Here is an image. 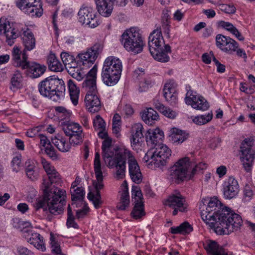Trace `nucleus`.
Listing matches in <instances>:
<instances>
[{"label":"nucleus","mask_w":255,"mask_h":255,"mask_svg":"<svg viewBox=\"0 0 255 255\" xmlns=\"http://www.w3.org/2000/svg\"><path fill=\"white\" fill-rule=\"evenodd\" d=\"M67 85L71 100L72 103L76 106L78 102L80 90L76 84L72 80H69Z\"/></svg>","instance_id":"f704fd0d"},{"label":"nucleus","mask_w":255,"mask_h":255,"mask_svg":"<svg viewBox=\"0 0 255 255\" xmlns=\"http://www.w3.org/2000/svg\"><path fill=\"white\" fill-rule=\"evenodd\" d=\"M97 67L96 65L87 73V77L82 84L83 88L87 91V94L97 92L96 79Z\"/></svg>","instance_id":"412c9836"},{"label":"nucleus","mask_w":255,"mask_h":255,"mask_svg":"<svg viewBox=\"0 0 255 255\" xmlns=\"http://www.w3.org/2000/svg\"><path fill=\"white\" fill-rule=\"evenodd\" d=\"M170 230V232L173 234H187L193 231V228L189 223L185 222L179 226L171 227Z\"/></svg>","instance_id":"a19ab883"},{"label":"nucleus","mask_w":255,"mask_h":255,"mask_svg":"<svg viewBox=\"0 0 255 255\" xmlns=\"http://www.w3.org/2000/svg\"><path fill=\"white\" fill-rule=\"evenodd\" d=\"M45 151L46 154L52 159H56L57 158V155L54 147L51 144H49L45 148Z\"/></svg>","instance_id":"052dcab7"},{"label":"nucleus","mask_w":255,"mask_h":255,"mask_svg":"<svg viewBox=\"0 0 255 255\" xmlns=\"http://www.w3.org/2000/svg\"><path fill=\"white\" fill-rule=\"evenodd\" d=\"M141 118L146 124L152 125L158 119V115L153 109L148 108L143 113Z\"/></svg>","instance_id":"58836bf2"},{"label":"nucleus","mask_w":255,"mask_h":255,"mask_svg":"<svg viewBox=\"0 0 255 255\" xmlns=\"http://www.w3.org/2000/svg\"><path fill=\"white\" fill-rule=\"evenodd\" d=\"M161 113L165 116L170 119H174L176 116V112L167 107H165Z\"/></svg>","instance_id":"0e129e2a"},{"label":"nucleus","mask_w":255,"mask_h":255,"mask_svg":"<svg viewBox=\"0 0 255 255\" xmlns=\"http://www.w3.org/2000/svg\"><path fill=\"white\" fill-rule=\"evenodd\" d=\"M51 141L53 144L62 152H67L69 151L71 146V143L68 142L66 138L60 134H57L54 137L51 138Z\"/></svg>","instance_id":"2f4dec72"},{"label":"nucleus","mask_w":255,"mask_h":255,"mask_svg":"<svg viewBox=\"0 0 255 255\" xmlns=\"http://www.w3.org/2000/svg\"><path fill=\"white\" fill-rule=\"evenodd\" d=\"M143 126L140 123L135 124L132 127V138L131 139V146L135 145L139 142V139L143 138Z\"/></svg>","instance_id":"72a5a7b5"},{"label":"nucleus","mask_w":255,"mask_h":255,"mask_svg":"<svg viewBox=\"0 0 255 255\" xmlns=\"http://www.w3.org/2000/svg\"><path fill=\"white\" fill-rule=\"evenodd\" d=\"M60 56L63 62V63L66 67L68 65H69L72 62L74 61L75 59L74 56L70 55L68 52H62L61 53Z\"/></svg>","instance_id":"4d7b16f0"},{"label":"nucleus","mask_w":255,"mask_h":255,"mask_svg":"<svg viewBox=\"0 0 255 255\" xmlns=\"http://www.w3.org/2000/svg\"><path fill=\"white\" fill-rule=\"evenodd\" d=\"M66 135L69 136V142L71 144L77 145L81 143L83 141L84 135L82 131L76 130L74 131H70L69 134H65Z\"/></svg>","instance_id":"c03bdc74"},{"label":"nucleus","mask_w":255,"mask_h":255,"mask_svg":"<svg viewBox=\"0 0 255 255\" xmlns=\"http://www.w3.org/2000/svg\"><path fill=\"white\" fill-rule=\"evenodd\" d=\"M131 198L133 203L143 202L141 191L138 186H132L131 190Z\"/></svg>","instance_id":"49530a36"},{"label":"nucleus","mask_w":255,"mask_h":255,"mask_svg":"<svg viewBox=\"0 0 255 255\" xmlns=\"http://www.w3.org/2000/svg\"><path fill=\"white\" fill-rule=\"evenodd\" d=\"M168 134L169 140L173 143L177 144L182 143L188 137V134L184 131L175 128H171Z\"/></svg>","instance_id":"c756f323"},{"label":"nucleus","mask_w":255,"mask_h":255,"mask_svg":"<svg viewBox=\"0 0 255 255\" xmlns=\"http://www.w3.org/2000/svg\"><path fill=\"white\" fill-rule=\"evenodd\" d=\"M171 150L165 144H159L152 147L145 154L143 159L148 164L154 168L162 169L166 165L167 160L171 156Z\"/></svg>","instance_id":"0eeeda50"},{"label":"nucleus","mask_w":255,"mask_h":255,"mask_svg":"<svg viewBox=\"0 0 255 255\" xmlns=\"http://www.w3.org/2000/svg\"><path fill=\"white\" fill-rule=\"evenodd\" d=\"M222 206L221 203L217 198H211L206 210L201 212L202 219L208 225L210 222L214 221V218L216 217V215L219 214V211L222 210Z\"/></svg>","instance_id":"f3484780"},{"label":"nucleus","mask_w":255,"mask_h":255,"mask_svg":"<svg viewBox=\"0 0 255 255\" xmlns=\"http://www.w3.org/2000/svg\"><path fill=\"white\" fill-rule=\"evenodd\" d=\"M93 127L95 130H104L106 128V124L104 120L99 115L96 116L93 120Z\"/></svg>","instance_id":"603ef678"},{"label":"nucleus","mask_w":255,"mask_h":255,"mask_svg":"<svg viewBox=\"0 0 255 255\" xmlns=\"http://www.w3.org/2000/svg\"><path fill=\"white\" fill-rule=\"evenodd\" d=\"M191 160L189 157L180 158L169 169V177L171 180L180 183L187 178H191Z\"/></svg>","instance_id":"6e6552de"},{"label":"nucleus","mask_w":255,"mask_h":255,"mask_svg":"<svg viewBox=\"0 0 255 255\" xmlns=\"http://www.w3.org/2000/svg\"><path fill=\"white\" fill-rule=\"evenodd\" d=\"M185 101L186 104L191 105L192 108L198 110L206 111L209 107L206 99L192 91L187 92Z\"/></svg>","instance_id":"a211bd4d"},{"label":"nucleus","mask_w":255,"mask_h":255,"mask_svg":"<svg viewBox=\"0 0 255 255\" xmlns=\"http://www.w3.org/2000/svg\"><path fill=\"white\" fill-rule=\"evenodd\" d=\"M129 202V195L128 186H126L121 193L120 201L117 205L118 209L119 210H125L128 207Z\"/></svg>","instance_id":"ea45409f"},{"label":"nucleus","mask_w":255,"mask_h":255,"mask_svg":"<svg viewBox=\"0 0 255 255\" xmlns=\"http://www.w3.org/2000/svg\"><path fill=\"white\" fill-rule=\"evenodd\" d=\"M85 102L87 109L91 113L97 112L101 108V102L96 93L86 94Z\"/></svg>","instance_id":"393cba45"},{"label":"nucleus","mask_w":255,"mask_h":255,"mask_svg":"<svg viewBox=\"0 0 255 255\" xmlns=\"http://www.w3.org/2000/svg\"><path fill=\"white\" fill-rule=\"evenodd\" d=\"M145 137L147 144L151 145L152 148L157 144H162L161 141L164 137V133L158 128L155 129H149L147 131Z\"/></svg>","instance_id":"b1692460"},{"label":"nucleus","mask_w":255,"mask_h":255,"mask_svg":"<svg viewBox=\"0 0 255 255\" xmlns=\"http://www.w3.org/2000/svg\"><path fill=\"white\" fill-rule=\"evenodd\" d=\"M3 34L8 44L11 45L13 40L16 39L20 34L18 30L13 27V24L5 18H0V34Z\"/></svg>","instance_id":"6ab92c4d"},{"label":"nucleus","mask_w":255,"mask_h":255,"mask_svg":"<svg viewBox=\"0 0 255 255\" xmlns=\"http://www.w3.org/2000/svg\"><path fill=\"white\" fill-rule=\"evenodd\" d=\"M70 191L73 201L83 200L85 195V192L83 188L76 187V189H73V190H71Z\"/></svg>","instance_id":"de8ad7c7"},{"label":"nucleus","mask_w":255,"mask_h":255,"mask_svg":"<svg viewBox=\"0 0 255 255\" xmlns=\"http://www.w3.org/2000/svg\"><path fill=\"white\" fill-rule=\"evenodd\" d=\"M47 63L49 69L54 72H60L63 69V65L57 59L54 54H50L48 56Z\"/></svg>","instance_id":"c9c22d12"},{"label":"nucleus","mask_w":255,"mask_h":255,"mask_svg":"<svg viewBox=\"0 0 255 255\" xmlns=\"http://www.w3.org/2000/svg\"><path fill=\"white\" fill-rule=\"evenodd\" d=\"M231 38L225 36L222 34H218L216 37V45L218 47L224 51V48L227 46L226 45L229 43V39Z\"/></svg>","instance_id":"09e8293b"},{"label":"nucleus","mask_w":255,"mask_h":255,"mask_svg":"<svg viewBox=\"0 0 255 255\" xmlns=\"http://www.w3.org/2000/svg\"><path fill=\"white\" fill-rule=\"evenodd\" d=\"M134 207L131 212V215L135 219L142 218L145 215L143 202L134 203Z\"/></svg>","instance_id":"37998d69"},{"label":"nucleus","mask_w":255,"mask_h":255,"mask_svg":"<svg viewBox=\"0 0 255 255\" xmlns=\"http://www.w3.org/2000/svg\"><path fill=\"white\" fill-rule=\"evenodd\" d=\"M163 95L166 101L171 105H175L177 101V93L173 85L166 83L163 88Z\"/></svg>","instance_id":"c85d7f7f"},{"label":"nucleus","mask_w":255,"mask_h":255,"mask_svg":"<svg viewBox=\"0 0 255 255\" xmlns=\"http://www.w3.org/2000/svg\"><path fill=\"white\" fill-rule=\"evenodd\" d=\"M204 248L211 255H227L224 249L215 241L207 242L204 244Z\"/></svg>","instance_id":"473e14b6"},{"label":"nucleus","mask_w":255,"mask_h":255,"mask_svg":"<svg viewBox=\"0 0 255 255\" xmlns=\"http://www.w3.org/2000/svg\"><path fill=\"white\" fill-rule=\"evenodd\" d=\"M121 61L114 57H109L105 60L101 73L102 80L108 86H113L119 82L122 71Z\"/></svg>","instance_id":"39448f33"},{"label":"nucleus","mask_w":255,"mask_h":255,"mask_svg":"<svg viewBox=\"0 0 255 255\" xmlns=\"http://www.w3.org/2000/svg\"><path fill=\"white\" fill-rule=\"evenodd\" d=\"M89 211V208L85 206L82 209L76 211V217L78 219L84 217Z\"/></svg>","instance_id":"774afa93"},{"label":"nucleus","mask_w":255,"mask_h":255,"mask_svg":"<svg viewBox=\"0 0 255 255\" xmlns=\"http://www.w3.org/2000/svg\"><path fill=\"white\" fill-rule=\"evenodd\" d=\"M48 177V180H43V197L38 201L36 209L42 208L43 211H49L52 214H60L66 204V191L54 186L51 188L52 184L58 185L61 182L60 174L57 172Z\"/></svg>","instance_id":"f257e3e1"},{"label":"nucleus","mask_w":255,"mask_h":255,"mask_svg":"<svg viewBox=\"0 0 255 255\" xmlns=\"http://www.w3.org/2000/svg\"><path fill=\"white\" fill-rule=\"evenodd\" d=\"M51 245L52 251L56 255H64L61 253L59 244L54 240H51Z\"/></svg>","instance_id":"bf43d9fd"},{"label":"nucleus","mask_w":255,"mask_h":255,"mask_svg":"<svg viewBox=\"0 0 255 255\" xmlns=\"http://www.w3.org/2000/svg\"><path fill=\"white\" fill-rule=\"evenodd\" d=\"M26 74L31 78H37L42 75L46 67L44 65L36 62H29L26 69Z\"/></svg>","instance_id":"a878e982"},{"label":"nucleus","mask_w":255,"mask_h":255,"mask_svg":"<svg viewBox=\"0 0 255 255\" xmlns=\"http://www.w3.org/2000/svg\"><path fill=\"white\" fill-rule=\"evenodd\" d=\"M78 18L80 23L90 28H95L99 24L95 10L90 6H82L78 11Z\"/></svg>","instance_id":"2eb2a0df"},{"label":"nucleus","mask_w":255,"mask_h":255,"mask_svg":"<svg viewBox=\"0 0 255 255\" xmlns=\"http://www.w3.org/2000/svg\"><path fill=\"white\" fill-rule=\"evenodd\" d=\"M102 157L106 165L108 163L110 165L111 159L114 155V149L112 147V139L106 138L102 142Z\"/></svg>","instance_id":"bb28decb"},{"label":"nucleus","mask_w":255,"mask_h":255,"mask_svg":"<svg viewBox=\"0 0 255 255\" xmlns=\"http://www.w3.org/2000/svg\"><path fill=\"white\" fill-rule=\"evenodd\" d=\"M128 172L131 180L136 183H140L142 180V175L139 166L136 160L128 165Z\"/></svg>","instance_id":"cd10ccee"},{"label":"nucleus","mask_w":255,"mask_h":255,"mask_svg":"<svg viewBox=\"0 0 255 255\" xmlns=\"http://www.w3.org/2000/svg\"><path fill=\"white\" fill-rule=\"evenodd\" d=\"M55 110L56 112L60 114H62L61 117H63V119L66 118V117L69 116V113L68 111L63 107H56L55 108Z\"/></svg>","instance_id":"338daca9"},{"label":"nucleus","mask_w":255,"mask_h":255,"mask_svg":"<svg viewBox=\"0 0 255 255\" xmlns=\"http://www.w3.org/2000/svg\"><path fill=\"white\" fill-rule=\"evenodd\" d=\"M21 155H18L14 157L11 161L12 169L14 171L17 172L21 167Z\"/></svg>","instance_id":"13d9d810"},{"label":"nucleus","mask_w":255,"mask_h":255,"mask_svg":"<svg viewBox=\"0 0 255 255\" xmlns=\"http://www.w3.org/2000/svg\"><path fill=\"white\" fill-rule=\"evenodd\" d=\"M17 254L18 255H32L31 251L23 246H19L17 248Z\"/></svg>","instance_id":"e2e57ef3"},{"label":"nucleus","mask_w":255,"mask_h":255,"mask_svg":"<svg viewBox=\"0 0 255 255\" xmlns=\"http://www.w3.org/2000/svg\"><path fill=\"white\" fill-rule=\"evenodd\" d=\"M23 44L24 46L23 51H30L35 47L36 40L33 33L28 29L24 31L22 36Z\"/></svg>","instance_id":"7c9ffc66"},{"label":"nucleus","mask_w":255,"mask_h":255,"mask_svg":"<svg viewBox=\"0 0 255 255\" xmlns=\"http://www.w3.org/2000/svg\"><path fill=\"white\" fill-rule=\"evenodd\" d=\"M228 40L229 42L226 45L227 46L224 48V51L231 54L236 51L237 48H238V43L232 38L229 39Z\"/></svg>","instance_id":"5fc2aeb1"},{"label":"nucleus","mask_w":255,"mask_h":255,"mask_svg":"<svg viewBox=\"0 0 255 255\" xmlns=\"http://www.w3.org/2000/svg\"><path fill=\"white\" fill-rule=\"evenodd\" d=\"M164 204L173 209L172 214L175 216L178 212H184L187 211V204L185 198L179 192L175 191L164 200Z\"/></svg>","instance_id":"ddd939ff"},{"label":"nucleus","mask_w":255,"mask_h":255,"mask_svg":"<svg viewBox=\"0 0 255 255\" xmlns=\"http://www.w3.org/2000/svg\"><path fill=\"white\" fill-rule=\"evenodd\" d=\"M25 172L28 178L32 180L36 179L38 176L34 161L28 159L25 163Z\"/></svg>","instance_id":"4c0bfd02"},{"label":"nucleus","mask_w":255,"mask_h":255,"mask_svg":"<svg viewBox=\"0 0 255 255\" xmlns=\"http://www.w3.org/2000/svg\"><path fill=\"white\" fill-rule=\"evenodd\" d=\"M254 140L245 138L240 146L241 160L247 172L251 171L255 159V147Z\"/></svg>","instance_id":"9b49d317"},{"label":"nucleus","mask_w":255,"mask_h":255,"mask_svg":"<svg viewBox=\"0 0 255 255\" xmlns=\"http://www.w3.org/2000/svg\"><path fill=\"white\" fill-rule=\"evenodd\" d=\"M23 232L26 233L24 235L25 238L27 240V242L33 245L37 249L42 252L45 251L46 248L43 240V237L37 233H34L31 230L28 229H24Z\"/></svg>","instance_id":"4be33fe9"},{"label":"nucleus","mask_w":255,"mask_h":255,"mask_svg":"<svg viewBox=\"0 0 255 255\" xmlns=\"http://www.w3.org/2000/svg\"><path fill=\"white\" fill-rule=\"evenodd\" d=\"M76 130L83 131L82 127L79 124L75 123H69L63 128V130L65 134H69L70 131H74Z\"/></svg>","instance_id":"3c124183"},{"label":"nucleus","mask_w":255,"mask_h":255,"mask_svg":"<svg viewBox=\"0 0 255 255\" xmlns=\"http://www.w3.org/2000/svg\"><path fill=\"white\" fill-rule=\"evenodd\" d=\"M67 220L66 225L68 228L73 227L75 229H78L79 226L78 224L75 222V218L73 215L72 209L70 205H68L67 209Z\"/></svg>","instance_id":"8fccbe9b"},{"label":"nucleus","mask_w":255,"mask_h":255,"mask_svg":"<svg viewBox=\"0 0 255 255\" xmlns=\"http://www.w3.org/2000/svg\"><path fill=\"white\" fill-rule=\"evenodd\" d=\"M239 191L238 182L233 177L226 179L223 184V193L226 199H231L235 198Z\"/></svg>","instance_id":"aec40b11"},{"label":"nucleus","mask_w":255,"mask_h":255,"mask_svg":"<svg viewBox=\"0 0 255 255\" xmlns=\"http://www.w3.org/2000/svg\"><path fill=\"white\" fill-rule=\"evenodd\" d=\"M42 163L43 168L46 172L48 177L50 175L54 174V172H57L55 168L47 162H43Z\"/></svg>","instance_id":"680f3d73"},{"label":"nucleus","mask_w":255,"mask_h":255,"mask_svg":"<svg viewBox=\"0 0 255 255\" xmlns=\"http://www.w3.org/2000/svg\"><path fill=\"white\" fill-rule=\"evenodd\" d=\"M103 48L102 43H97L87 51L79 53L77 56L79 65L89 68L95 61Z\"/></svg>","instance_id":"f8f14e48"},{"label":"nucleus","mask_w":255,"mask_h":255,"mask_svg":"<svg viewBox=\"0 0 255 255\" xmlns=\"http://www.w3.org/2000/svg\"><path fill=\"white\" fill-rule=\"evenodd\" d=\"M121 42L125 48L134 54L142 52L144 43L141 34L134 28L126 30L122 35Z\"/></svg>","instance_id":"1a4fd4ad"},{"label":"nucleus","mask_w":255,"mask_h":255,"mask_svg":"<svg viewBox=\"0 0 255 255\" xmlns=\"http://www.w3.org/2000/svg\"><path fill=\"white\" fill-rule=\"evenodd\" d=\"M94 172L96 175V181H93V185L95 189V193L90 192L88 194L89 199L92 201L95 207L98 209L102 204L100 190L103 188V176L102 171L100 154L96 152L94 161Z\"/></svg>","instance_id":"9d476101"},{"label":"nucleus","mask_w":255,"mask_h":255,"mask_svg":"<svg viewBox=\"0 0 255 255\" xmlns=\"http://www.w3.org/2000/svg\"><path fill=\"white\" fill-rule=\"evenodd\" d=\"M22 81V77L20 72L16 71L12 75L10 86V89L12 91H15L21 87V82Z\"/></svg>","instance_id":"79ce46f5"},{"label":"nucleus","mask_w":255,"mask_h":255,"mask_svg":"<svg viewBox=\"0 0 255 255\" xmlns=\"http://www.w3.org/2000/svg\"><path fill=\"white\" fill-rule=\"evenodd\" d=\"M153 82L150 78L144 79L141 81L139 85V91L143 92L146 91L149 88L151 87Z\"/></svg>","instance_id":"864d4df0"},{"label":"nucleus","mask_w":255,"mask_h":255,"mask_svg":"<svg viewBox=\"0 0 255 255\" xmlns=\"http://www.w3.org/2000/svg\"><path fill=\"white\" fill-rule=\"evenodd\" d=\"M148 47L153 58L161 62L169 60L168 54L171 53V47L165 44L161 28L154 30L148 37Z\"/></svg>","instance_id":"7ed1b4c3"},{"label":"nucleus","mask_w":255,"mask_h":255,"mask_svg":"<svg viewBox=\"0 0 255 255\" xmlns=\"http://www.w3.org/2000/svg\"><path fill=\"white\" fill-rule=\"evenodd\" d=\"M214 220L210 222L208 225L219 235H228L238 230L243 223L241 217L239 214L226 207L219 211V214L216 215Z\"/></svg>","instance_id":"f03ea898"},{"label":"nucleus","mask_w":255,"mask_h":255,"mask_svg":"<svg viewBox=\"0 0 255 255\" xmlns=\"http://www.w3.org/2000/svg\"><path fill=\"white\" fill-rule=\"evenodd\" d=\"M213 118L212 112L206 115H198L192 118V121L196 125L201 126L210 122Z\"/></svg>","instance_id":"a18cd8bd"},{"label":"nucleus","mask_w":255,"mask_h":255,"mask_svg":"<svg viewBox=\"0 0 255 255\" xmlns=\"http://www.w3.org/2000/svg\"><path fill=\"white\" fill-rule=\"evenodd\" d=\"M97 9L100 15L108 17L113 11L114 4L116 2L120 6H124L127 3L128 0H94Z\"/></svg>","instance_id":"dca6fc26"},{"label":"nucleus","mask_w":255,"mask_h":255,"mask_svg":"<svg viewBox=\"0 0 255 255\" xmlns=\"http://www.w3.org/2000/svg\"><path fill=\"white\" fill-rule=\"evenodd\" d=\"M16 5L25 13L31 16L39 17L43 13L39 0H17Z\"/></svg>","instance_id":"4468645a"},{"label":"nucleus","mask_w":255,"mask_h":255,"mask_svg":"<svg viewBox=\"0 0 255 255\" xmlns=\"http://www.w3.org/2000/svg\"><path fill=\"white\" fill-rule=\"evenodd\" d=\"M27 55L24 51L21 53L18 47H14L12 51V64L15 67L26 69L29 62L27 61Z\"/></svg>","instance_id":"5701e85b"},{"label":"nucleus","mask_w":255,"mask_h":255,"mask_svg":"<svg viewBox=\"0 0 255 255\" xmlns=\"http://www.w3.org/2000/svg\"><path fill=\"white\" fill-rule=\"evenodd\" d=\"M136 159L133 153L125 146L120 147L112 157L110 165L107 166L110 168H115L118 178H122L125 175L126 163L128 165Z\"/></svg>","instance_id":"423d86ee"},{"label":"nucleus","mask_w":255,"mask_h":255,"mask_svg":"<svg viewBox=\"0 0 255 255\" xmlns=\"http://www.w3.org/2000/svg\"><path fill=\"white\" fill-rule=\"evenodd\" d=\"M191 172L193 176L197 171L203 170L207 167V164L204 163L200 162L198 164L196 163L193 161H191Z\"/></svg>","instance_id":"6e6d98bb"},{"label":"nucleus","mask_w":255,"mask_h":255,"mask_svg":"<svg viewBox=\"0 0 255 255\" xmlns=\"http://www.w3.org/2000/svg\"><path fill=\"white\" fill-rule=\"evenodd\" d=\"M218 24L219 27L224 28L228 31L230 32L231 33L234 35L239 40L243 41L244 40V38L241 35V33L231 23L223 20H221L218 22Z\"/></svg>","instance_id":"e433bc0d"},{"label":"nucleus","mask_w":255,"mask_h":255,"mask_svg":"<svg viewBox=\"0 0 255 255\" xmlns=\"http://www.w3.org/2000/svg\"><path fill=\"white\" fill-rule=\"evenodd\" d=\"M244 198L246 201L250 200L253 195V192L249 186H246L244 189Z\"/></svg>","instance_id":"69168bd1"},{"label":"nucleus","mask_w":255,"mask_h":255,"mask_svg":"<svg viewBox=\"0 0 255 255\" xmlns=\"http://www.w3.org/2000/svg\"><path fill=\"white\" fill-rule=\"evenodd\" d=\"M38 90L43 97L56 101L64 96L65 86L62 79L52 76L39 83Z\"/></svg>","instance_id":"20e7f679"}]
</instances>
